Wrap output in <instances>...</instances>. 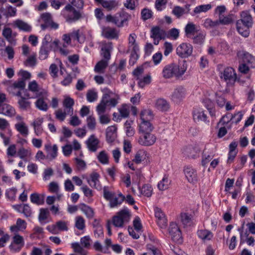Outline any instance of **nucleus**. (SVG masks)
I'll return each mask as SVG.
<instances>
[{
    "mask_svg": "<svg viewBox=\"0 0 255 255\" xmlns=\"http://www.w3.org/2000/svg\"><path fill=\"white\" fill-rule=\"evenodd\" d=\"M187 68V65L185 60L178 65L174 63H170L163 68L162 75L166 79L173 77L179 78L185 73Z\"/></svg>",
    "mask_w": 255,
    "mask_h": 255,
    "instance_id": "nucleus-1",
    "label": "nucleus"
},
{
    "mask_svg": "<svg viewBox=\"0 0 255 255\" xmlns=\"http://www.w3.org/2000/svg\"><path fill=\"white\" fill-rule=\"evenodd\" d=\"M61 15L68 23H73L79 20L82 17V13L77 10L71 4L67 3L62 9Z\"/></svg>",
    "mask_w": 255,
    "mask_h": 255,
    "instance_id": "nucleus-2",
    "label": "nucleus"
},
{
    "mask_svg": "<svg viewBox=\"0 0 255 255\" xmlns=\"http://www.w3.org/2000/svg\"><path fill=\"white\" fill-rule=\"evenodd\" d=\"M58 40L52 41V38L49 34H46L43 38L39 53V58L40 60H45L49 55V53L52 48L53 45L57 46L59 43Z\"/></svg>",
    "mask_w": 255,
    "mask_h": 255,
    "instance_id": "nucleus-3",
    "label": "nucleus"
},
{
    "mask_svg": "<svg viewBox=\"0 0 255 255\" xmlns=\"http://www.w3.org/2000/svg\"><path fill=\"white\" fill-rule=\"evenodd\" d=\"M130 214L128 208H124L118 212L116 215L113 217L112 222L113 225L119 228H122L125 223L129 222Z\"/></svg>",
    "mask_w": 255,
    "mask_h": 255,
    "instance_id": "nucleus-4",
    "label": "nucleus"
},
{
    "mask_svg": "<svg viewBox=\"0 0 255 255\" xmlns=\"http://www.w3.org/2000/svg\"><path fill=\"white\" fill-rule=\"evenodd\" d=\"M129 17V15L124 11L117 13L114 15L108 14L106 17V21L108 22H112L118 27H123Z\"/></svg>",
    "mask_w": 255,
    "mask_h": 255,
    "instance_id": "nucleus-5",
    "label": "nucleus"
},
{
    "mask_svg": "<svg viewBox=\"0 0 255 255\" xmlns=\"http://www.w3.org/2000/svg\"><path fill=\"white\" fill-rule=\"evenodd\" d=\"M220 78L224 80L228 85H233L237 79L235 70L232 67H227L220 73Z\"/></svg>",
    "mask_w": 255,
    "mask_h": 255,
    "instance_id": "nucleus-6",
    "label": "nucleus"
},
{
    "mask_svg": "<svg viewBox=\"0 0 255 255\" xmlns=\"http://www.w3.org/2000/svg\"><path fill=\"white\" fill-rule=\"evenodd\" d=\"M193 49V46L191 44L182 43L176 48V53L179 57L186 58L192 55Z\"/></svg>",
    "mask_w": 255,
    "mask_h": 255,
    "instance_id": "nucleus-7",
    "label": "nucleus"
},
{
    "mask_svg": "<svg viewBox=\"0 0 255 255\" xmlns=\"http://www.w3.org/2000/svg\"><path fill=\"white\" fill-rule=\"evenodd\" d=\"M130 105L124 104L118 109L120 113L118 115L116 113L113 114V120L117 122H120L122 119H126L128 117L130 113Z\"/></svg>",
    "mask_w": 255,
    "mask_h": 255,
    "instance_id": "nucleus-8",
    "label": "nucleus"
},
{
    "mask_svg": "<svg viewBox=\"0 0 255 255\" xmlns=\"http://www.w3.org/2000/svg\"><path fill=\"white\" fill-rule=\"evenodd\" d=\"M13 95L17 96L19 98L18 100V108L22 111H26L29 110L31 108V102L28 101L29 96L28 95L25 94L26 97H24L21 95V92L17 91L13 92Z\"/></svg>",
    "mask_w": 255,
    "mask_h": 255,
    "instance_id": "nucleus-9",
    "label": "nucleus"
},
{
    "mask_svg": "<svg viewBox=\"0 0 255 255\" xmlns=\"http://www.w3.org/2000/svg\"><path fill=\"white\" fill-rule=\"evenodd\" d=\"M186 94L185 89L181 86L174 89L170 96V99L174 103L178 104L185 98Z\"/></svg>",
    "mask_w": 255,
    "mask_h": 255,
    "instance_id": "nucleus-10",
    "label": "nucleus"
},
{
    "mask_svg": "<svg viewBox=\"0 0 255 255\" xmlns=\"http://www.w3.org/2000/svg\"><path fill=\"white\" fill-rule=\"evenodd\" d=\"M150 132H142L143 134L141 135L138 139V142L139 144L143 146H150L155 143L156 139V137Z\"/></svg>",
    "mask_w": 255,
    "mask_h": 255,
    "instance_id": "nucleus-11",
    "label": "nucleus"
},
{
    "mask_svg": "<svg viewBox=\"0 0 255 255\" xmlns=\"http://www.w3.org/2000/svg\"><path fill=\"white\" fill-rule=\"evenodd\" d=\"M137 36L134 33H130L128 38L127 53H139V47L136 41Z\"/></svg>",
    "mask_w": 255,
    "mask_h": 255,
    "instance_id": "nucleus-12",
    "label": "nucleus"
},
{
    "mask_svg": "<svg viewBox=\"0 0 255 255\" xmlns=\"http://www.w3.org/2000/svg\"><path fill=\"white\" fill-rule=\"evenodd\" d=\"M100 175L96 172H93L87 179V183L92 187L98 190L102 189V185L100 181Z\"/></svg>",
    "mask_w": 255,
    "mask_h": 255,
    "instance_id": "nucleus-13",
    "label": "nucleus"
},
{
    "mask_svg": "<svg viewBox=\"0 0 255 255\" xmlns=\"http://www.w3.org/2000/svg\"><path fill=\"white\" fill-rule=\"evenodd\" d=\"M185 177L189 183H195L198 180L197 171L192 166H187L184 168Z\"/></svg>",
    "mask_w": 255,
    "mask_h": 255,
    "instance_id": "nucleus-14",
    "label": "nucleus"
},
{
    "mask_svg": "<svg viewBox=\"0 0 255 255\" xmlns=\"http://www.w3.org/2000/svg\"><path fill=\"white\" fill-rule=\"evenodd\" d=\"M68 222L59 221L55 224L52 225L50 227H47V229L52 234H56L57 229L61 231H67L68 230Z\"/></svg>",
    "mask_w": 255,
    "mask_h": 255,
    "instance_id": "nucleus-15",
    "label": "nucleus"
},
{
    "mask_svg": "<svg viewBox=\"0 0 255 255\" xmlns=\"http://www.w3.org/2000/svg\"><path fill=\"white\" fill-rule=\"evenodd\" d=\"M238 23L240 25L242 23L251 28L253 26L254 21L250 12L248 11H244L241 13V19L238 20Z\"/></svg>",
    "mask_w": 255,
    "mask_h": 255,
    "instance_id": "nucleus-16",
    "label": "nucleus"
},
{
    "mask_svg": "<svg viewBox=\"0 0 255 255\" xmlns=\"http://www.w3.org/2000/svg\"><path fill=\"white\" fill-rule=\"evenodd\" d=\"M102 35L104 37L109 39H117L119 36L118 31L117 29L110 26L102 28Z\"/></svg>",
    "mask_w": 255,
    "mask_h": 255,
    "instance_id": "nucleus-17",
    "label": "nucleus"
},
{
    "mask_svg": "<svg viewBox=\"0 0 255 255\" xmlns=\"http://www.w3.org/2000/svg\"><path fill=\"white\" fill-rule=\"evenodd\" d=\"M100 140L94 134L91 135L86 141V144L89 151L96 152L99 148Z\"/></svg>",
    "mask_w": 255,
    "mask_h": 255,
    "instance_id": "nucleus-18",
    "label": "nucleus"
},
{
    "mask_svg": "<svg viewBox=\"0 0 255 255\" xmlns=\"http://www.w3.org/2000/svg\"><path fill=\"white\" fill-rule=\"evenodd\" d=\"M44 149L47 153V159L51 160L57 156L58 147L56 144L51 146L50 143L46 144L44 145Z\"/></svg>",
    "mask_w": 255,
    "mask_h": 255,
    "instance_id": "nucleus-19",
    "label": "nucleus"
},
{
    "mask_svg": "<svg viewBox=\"0 0 255 255\" xmlns=\"http://www.w3.org/2000/svg\"><path fill=\"white\" fill-rule=\"evenodd\" d=\"M113 94V93L112 91L107 89V92L103 95L100 103L97 107V111L98 115L104 114L107 107V105L105 103V99L107 98H111Z\"/></svg>",
    "mask_w": 255,
    "mask_h": 255,
    "instance_id": "nucleus-20",
    "label": "nucleus"
},
{
    "mask_svg": "<svg viewBox=\"0 0 255 255\" xmlns=\"http://www.w3.org/2000/svg\"><path fill=\"white\" fill-rule=\"evenodd\" d=\"M214 156V153L213 149H208L207 147H205L202 154V165L203 166H206Z\"/></svg>",
    "mask_w": 255,
    "mask_h": 255,
    "instance_id": "nucleus-21",
    "label": "nucleus"
},
{
    "mask_svg": "<svg viewBox=\"0 0 255 255\" xmlns=\"http://www.w3.org/2000/svg\"><path fill=\"white\" fill-rule=\"evenodd\" d=\"M193 118L194 122L196 123L200 122H204L206 123H209V121L207 120V115L202 109H194L193 111Z\"/></svg>",
    "mask_w": 255,
    "mask_h": 255,
    "instance_id": "nucleus-22",
    "label": "nucleus"
},
{
    "mask_svg": "<svg viewBox=\"0 0 255 255\" xmlns=\"http://www.w3.org/2000/svg\"><path fill=\"white\" fill-rule=\"evenodd\" d=\"M155 216L157 218V223L161 228H165L167 225V220L161 209L157 208L155 210Z\"/></svg>",
    "mask_w": 255,
    "mask_h": 255,
    "instance_id": "nucleus-23",
    "label": "nucleus"
},
{
    "mask_svg": "<svg viewBox=\"0 0 255 255\" xmlns=\"http://www.w3.org/2000/svg\"><path fill=\"white\" fill-rule=\"evenodd\" d=\"M71 37L73 39L77 40L80 43H82L84 41V38H81V34L79 30L74 31L70 35L68 34H64L62 36V39L67 44H70L71 42Z\"/></svg>",
    "mask_w": 255,
    "mask_h": 255,
    "instance_id": "nucleus-24",
    "label": "nucleus"
},
{
    "mask_svg": "<svg viewBox=\"0 0 255 255\" xmlns=\"http://www.w3.org/2000/svg\"><path fill=\"white\" fill-rule=\"evenodd\" d=\"M113 49L112 42H104L101 48V55L105 60L109 61L111 59V53Z\"/></svg>",
    "mask_w": 255,
    "mask_h": 255,
    "instance_id": "nucleus-25",
    "label": "nucleus"
},
{
    "mask_svg": "<svg viewBox=\"0 0 255 255\" xmlns=\"http://www.w3.org/2000/svg\"><path fill=\"white\" fill-rule=\"evenodd\" d=\"M28 89L30 91L35 94L36 98L40 97L45 93L44 90L39 86L35 80L29 83Z\"/></svg>",
    "mask_w": 255,
    "mask_h": 255,
    "instance_id": "nucleus-26",
    "label": "nucleus"
},
{
    "mask_svg": "<svg viewBox=\"0 0 255 255\" xmlns=\"http://www.w3.org/2000/svg\"><path fill=\"white\" fill-rule=\"evenodd\" d=\"M0 114L8 117H12L15 115L16 111L15 109L11 105L4 104L0 107Z\"/></svg>",
    "mask_w": 255,
    "mask_h": 255,
    "instance_id": "nucleus-27",
    "label": "nucleus"
},
{
    "mask_svg": "<svg viewBox=\"0 0 255 255\" xmlns=\"http://www.w3.org/2000/svg\"><path fill=\"white\" fill-rule=\"evenodd\" d=\"M166 32L159 26H155L151 29V38H158V39H164L166 38Z\"/></svg>",
    "mask_w": 255,
    "mask_h": 255,
    "instance_id": "nucleus-28",
    "label": "nucleus"
},
{
    "mask_svg": "<svg viewBox=\"0 0 255 255\" xmlns=\"http://www.w3.org/2000/svg\"><path fill=\"white\" fill-rule=\"evenodd\" d=\"M117 128L114 126H110L106 129V140L109 143H113L117 137Z\"/></svg>",
    "mask_w": 255,
    "mask_h": 255,
    "instance_id": "nucleus-29",
    "label": "nucleus"
},
{
    "mask_svg": "<svg viewBox=\"0 0 255 255\" xmlns=\"http://www.w3.org/2000/svg\"><path fill=\"white\" fill-rule=\"evenodd\" d=\"M169 233L174 240H178L181 237V231L175 223H172L170 225Z\"/></svg>",
    "mask_w": 255,
    "mask_h": 255,
    "instance_id": "nucleus-30",
    "label": "nucleus"
},
{
    "mask_svg": "<svg viewBox=\"0 0 255 255\" xmlns=\"http://www.w3.org/2000/svg\"><path fill=\"white\" fill-rule=\"evenodd\" d=\"M25 87V82L23 81V80L18 79V80L15 81L9 87V90L13 94V92H16L17 91H21L24 89Z\"/></svg>",
    "mask_w": 255,
    "mask_h": 255,
    "instance_id": "nucleus-31",
    "label": "nucleus"
},
{
    "mask_svg": "<svg viewBox=\"0 0 255 255\" xmlns=\"http://www.w3.org/2000/svg\"><path fill=\"white\" fill-rule=\"evenodd\" d=\"M200 30L193 22H188L184 28L185 35L188 38H191L192 36H194Z\"/></svg>",
    "mask_w": 255,
    "mask_h": 255,
    "instance_id": "nucleus-32",
    "label": "nucleus"
},
{
    "mask_svg": "<svg viewBox=\"0 0 255 255\" xmlns=\"http://www.w3.org/2000/svg\"><path fill=\"white\" fill-rule=\"evenodd\" d=\"M43 122V118H38L31 124V126L34 128V133L37 136H39L43 133V129L42 127Z\"/></svg>",
    "mask_w": 255,
    "mask_h": 255,
    "instance_id": "nucleus-33",
    "label": "nucleus"
},
{
    "mask_svg": "<svg viewBox=\"0 0 255 255\" xmlns=\"http://www.w3.org/2000/svg\"><path fill=\"white\" fill-rule=\"evenodd\" d=\"M13 25L19 30L25 32H30L32 29L31 26L27 23L18 19L13 21Z\"/></svg>",
    "mask_w": 255,
    "mask_h": 255,
    "instance_id": "nucleus-34",
    "label": "nucleus"
},
{
    "mask_svg": "<svg viewBox=\"0 0 255 255\" xmlns=\"http://www.w3.org/2000/svg\"><path fill=\"white\" fill-rule=\"evenodd\" d=\"M155 108L162 112H165L169 110L170 105L164 99L159 98L156 100L155 103Z\"/></svg>",
    "mask_w": 255,
    "mask_h": 255,
    "instance_id": "nucleus-35",
    "label": "nucleus"
},
{
    "mask_svg": "<svg viewBox=\"0 0 255 255\" xmlns=\"http://www.w3.org/2000/svg\"><path fill=\"white\" fill-rule=\"evenodd\" d=\"M2 34L3 36L11 44H15L14 39L15 35L12 34L11 28L9 27H5L2 30Z\"/></svg>",
    "mask_w": 255,
    "mask_h": 255,
    "instance_id": "nucleus-36",
    "label": "nucleus"
},
{
    "mask_svg": "<svg viewBox=\"0 0 255 255\" xmlns=\"http://www.w3.org/2000/svg\"><path fill=\"white\" fill-rule=\"evenodd\" d=\"M15 128L22 136L26 137L29 133V129L28 127L24 122L16 123L14 125Z\"/></svg>",
    "mask_w": 255,
    "mask_h": 255,
    "instance_id": "nucleus-37",
    "label": "nucleus"
},
{
    "mask_svg": "<svg viewBox=\"0 0 255 255\" xmlns=\"http://www.w3.org/2000/svg\"><path fill=\"white\" fill-rule=\"evenodd\" d=\"M196 35L192 36L191 38L194 44L202 45L204 43L206 36L205 32L200 30L197 33Z\"/></svg>",
    "mask_w": 255,
    "mask_h": 255,
    "instance_id": "nucleus-38",
    "label": "nucleus"
},
{
    "mask_svg": "<svg viewBox=\"0 0 255 255\" xmlns=\"http://www.w3.org/2000/svg\"><path fill=\"white\" fill-rule=\"evenodd\" d=\"M80 209L89 219H92L95 215L94 211L91 207L82 203L80 205Z\"/></svg>",
    "mask_w": 255,
    "mask_h": 255,
    "instance_id": "nucleus-39",
    "label": "nucleus"
},
{
    "mask_svg": "<svg viewBox=\"0 0 255 255\" xmlns=\"http://www.w3.org/2000/svg\"><path fill=\"white\" fill-rule=\"evenodd\" d=\"M49 216V211L47 208H41L39 210L38 220L41 224L48 222V218Z\"/></svg>",
    "mask_w": 255,
    "mask_h": 255,
    "instance_id": "nucleus-40",
    "label": "nucleus"
},
{
    "mask_svg": "<svg viewBox=\"0 0 255 255\" xmlns=\"http://www.w3.org/2000/svg\"><path fill=\"white\" fill-rule=\"evenodd\" d=\"M198 237L203 241H207L213 238V234L211 232L207 230H200L197 232Z\"/></svg>",
    "mask_w": 255,
    "mask_h": 255,
    "instance_id": "nucleus-41",
    "label": "nucleus"
},
{
    "mask_svg": "<svg viewBox=\"0 0 255 255\" xmlns=\"http://www.w3.org/2000/svg\"><path fill=\"white\" fill-rule=\"evenodd\" d=\"M149 120H141L139 126L140 131L142 132H151L153 129V126L149 122Z\"/></svg>",
    "mask_w": 255,
    "mask_h": 255,
    "instance_id": "nucleus-42",
    "label": "nucleus"
},
{
    "mask_svg": "<svg viewBox=\"0 0 255 255\" xmlns=\"http://www.w3.org/2000/svg\"><path fill=\"white\" fill-rule=\"evenodd\" d=\"M30 201L37 205H41L44 203V196L34 193L30 195Z\"/></svg>",
    "mask_w": 255,
    "mask_h": 255,
    "instance_id": "nucleus-43",
    "label": "nucleus"
},
{
    "mask_svg": "<svg viewBox=\"0 0 255 255\" xmlns=\"http://www.w3.org/2000/svg\"><path fill=\"white\" fill-rule=\"evenodd\" d=\"M41 19L44 23L41 24L40 26L42 30H45L48 27V25L52 21V16L49 13H44L41 15Z\"/></svg>",
    "mask_w": 255,
    "mask_h": 255,
    "instance_id": "nucleus-44",
    "label": "nucleus"
},
{
    "mask_svg": "<svg viewBox=\"0 0 255 255\" xmlns=\"http://www.w3.org/2000/svg\"><path fill=\"white\" fill-rule=\"evenodd\" d=\"M181 221L184 226H191L193 224V217L188 213H181Z\"/></svg>",
    "mask_w": 255,
    "mask_h": 255,
    "instance_id": "nucleus-45",
    "label": "nucleus"
},
{
    "mask_svg": "<svg viewBox=\"0 0 255 255\" xmlns=\"http://www.w3.org/2000/svg\"><path fill=\"white\" fill-rule=\"evenodd\" d=\"M170 184V181L168 179V176L164 175L162 180L158 182L157 187L159 190L164 191L169 188Z\"/></svg>",
    "mask_w": 255,
    "mask_h": 255,
    "instance_id": "nucleus-46",
    "label": "nucleus"
},
{
    "mask_svg": "<svg viewBox=\"0 0 255 255\" xmlns=\"http://www.w3.org/2000/svg\"><path fill=\"white\" fill-rule=\"evenodd\" d=\"M243 62L249 65L251 68L255 67V57L249 53H246L244 54Z\"/></svg>",
    "mask_w": 255,
    "mask_h": 255,
    "instance_id": "nucleus-47",
    "label": "nucleus"
},
{
    "mask_svg": "<svg viewBox=\"0 0 255 255\" xmlns=\"http://www.w3.org/2000/svg\"><path fill=\"white\" fill-rule=\"evenodd\" d=\"M31 154L30 150L23 147L20 148L17 152V156L25 161H27L28 158L31 156Z\"/></svg>",
    "mask_w": 255,
    "mask_h": 255,
    "instance_id": "nucleus-48",
    "label": "nucleus"
},
{
    "mask_svg": "<svg viewBox=\"0 0 255 255\" xmlns=\"http://www.w3.org/2000/svg\"><path fill=\"white\" fill-rule=\"evenodd\" d=\"M237 29L238 32L245 37H248L250 34V28L249 27H247L246 25L242 23L240 25L238 23V21L236 22Z\"/></svg>",
    "mask_w": 255,
    "mask_h": 255,
    "instance_id": "nucleus-49",
    "label": "nucleus"
},
{
    "mask_svg": "<svg viewBox=\"0 0 255 255\" xmlns=\"http://www.w3.org/2000/svg\"><path fill=\"white\" fill-rule=\"evenodd\" d=\"M119 3L116 0H105L103 2L102 6L108 10L110 11L117 8Z\"/></svg>",
    "mask_w": 255,
    "mask_h": 255,
    "instance_id": "nucleus-50",
    "label": "nucleus"
},
{
    "mask_svg": "<svg viewBox=\"0 0 255 255\" xmlns=\"http://www.w3.org/2000/svg\"><path fill=\"white\" fill-rule=\"evenodd\" d=\"M125 199V196L121 193L118 195V197L112 198L110 201V205L111 208H114L121 205Z\"/></svg>",
    "mask_w": 255,
    "mask_h": 255,
    "instance_id": "nucleus-51",
    "label": "nucleus"
},
{
    "mask_svg": "<svg viewBox=\"0 0 255 255\" xmlns=\"http://www.w3.org/2000/svg\"><path fill=\"white\" fill-rule=\"evenodd\" d=\"M218 22L219 24L229 25L233 23V18L232 14H228L227 15H220L219 16Z\"/></svg>",
    "mask_w": 255,
    "mask_h": 255,
    "instance_id": "nucleus-52",
    "label": "nucleus"
},
{
    "mask_svg": "<svg viewBox=\"0 0 255 255\" xmlns=\"http://www.w3.org/2000/svg\"><path fill=\"white\" fill-rule=\"evenodd\" d=\"M97 159L103 164H108L109 163V157L105 150H102L99 153Z\"/></svg>",
    "mask_w": 255,
    "mask_h": 255,
    "instance_id": "nucleus-53",
    "label": "nucleus"
},
{
    "mask_svg": "<svg viewBox=\"0 0 255 255\" xmlns=\"http://www.w3.org/2000/svg\"><path fill=\"white\" fill-rule=\"evenodd\" d=\"M12 136V131L10 129H7L5 132H0V136L3 139L4 145L6 146L9 144L10 138Z\"/></svg>",
    "mask_w": 255,
    "mask_h": 255,
    "instance_id": "nucleus-54",
    "label": "nucleus"
},
{
    "mask_svg": "<svg viewBox=\"0 0 255 255\" xmlns=\"http://www.w3.org/2000/svg\"><path fill=\"white\" fill-rule=\"evenodd\" d=\"M36 107L40 111H47L48 106L42 98H39L35 103Z\"/></svg>",
    "mask_w": 255,
    "mask_h": 255,
    "instance_id": "nucleus-55",
    "label": "nucleus"
},
{
    "mask_svg": "<svg viewBox=\"0 0 255 255\" xmlns=\"http://www.w3.org/2000/svg\"><path fill=\"white\" fill-rule=\"evenodd\" d=\"M110 98H107L105 99V103L107 105V106L110 107H115L119 103L120 100V97L118 95H115V96L109 99Z\"/></svg>",
    "mask_w": 255,
    "mask_h": 255,
    "instance_id": "nucleus-56",
    "label": "nucleus"
},
{
    "mask_svg": "<svg viewBox=\"0 0 255 255\" xmlns=\"http://www.w3.org/2000/svg\"><path fill=\"white\" fill-rule=\"evenodd\" d=\"M106 60H102L98 62L95 67V71L97 73H103L104 69L107 67L108 63Z\"/></svg>",
    "mask_w": 255,
    "mask_h": 255,
    "instance_id": "nucleus-57",
    "label": "nucleus"
},
{
    "mask_svg": "<svg viewBox=\"0 0 255 255\" xmlns=\"http://www.w3.org/2000/svg\"><path fill=\"white\" fill-rule=\"evenodd\" d=\"M172 13L178 19L180 18L184 14H186L184 9L180 6H175L172 10Z\"/></svg>",
    "mask_w": 255,
    "mask_h": 255,
    "instance_id": "nucleus-58",
    "label": "nucleus"
},
{
    "mask_svg": "<svg viewBox=\"0 0 255 255\" xmlns=\"http://www.w3.org/2000/svg\"><path fill=\"white\" fill-rule=\"evenodd\" d=\"M17 189L15 187H12L7 189L5 191V196L10 201H14L16 198Z\"/></svg>",
    "mask_w": 255,
    "mask_h": 255,
    "instance_id": "nucleus-59",
    "label": "nucleus"
},
{
    "mask_svg": "<svg viewBox=\"0 0 255 255\" xmlns=\"http://www.w3.org/2000/svg\"><path fill=\"white\" fill-rule=\"evenodd\" d=\"M179 36V30L176 28H172L166 32V38L176 40Z\"/></svg>",
    "mask_w": 255,
    "mask_h": 255,
    "instance_id": "nucleus-60",
    "label": "nucleus"
},
{
    "mask_svg": "<svg viewBox=\"0 0 255 255\" xmlns=\"http://www.w3.org/2000/svg\"><path fill=\"white\" fill-rule=\"evenodd\" d=\"M24 64L26 66L34 67L36 65V54L34 53L28 57Z\"/></svg>",
    "mask_w": 255,
    "mask_h": 255,
    "instance_id": "nucleus-61",
    "label": "nucleus"
},
{
    "mask_svg": "<svg viewBox=\"0 0 255 255\" xmlns=\"http://www.w3.org/2000/svg\"><path fill=\"white\" fill-rule=\"evenodd\" d=\"M75 226L79 230H82L85 229V221L84 218L81 216L76 217Z\"/></svg>",
    "mask_w": 255,
    "mask_h": 255,
    "instance_id": "nucleus-62",
    "label": "nucleus"
},
{
    "mask_svg": "<svg viewBox=\"0 0 255 255\" xmlns=\"http://www.w3.org/2000/svg\"><path fill=\"white\" fill-rule=\"evenodd\" d=\"M153 16V12L151 10L147 8H144L141 11V18L143 21L151 18Z\"/></svg>",
    "mask_w": 255,
    "mask_h": 255,
    "instance_id": "nucleus-63",
    "label": "nucleus"
},
{
    "mask_svg": "<svg viewBox=\"0 0 255 255\" xmlns=\"http://www.w3.org/2000/svg\"><path fill=\"white\" fill-rule=\"evenodd\" d=\"M145 156L146 152L145 151L139 150L136 153L132 161L136 164H139L145 159Z\"/></svg>",
    "mask_w": 255,
    "mask_h": 255,
    "instance_id": "nucleus-64",
    "label": "nucleus"
}]
</instances>
